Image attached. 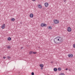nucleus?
<instances>
[{"label":"nucleus","mask_w":75,"mask_h":75,"mask_svg":"<svg viewBox=\"0 0 75 75\" xmlns=\"http://www.w3.org/2000/svg\"><path fill=\"white\" fill-rule=\"evenodd\" d=\"M54 42L55 43H56V44H59V43L57 37L54 39Z\"/></svg>","instance_id":"f257e3e1"},{"label":"nucleus","mask_w":75,"mask_h":75,"mask_svg":"<svg viewBox=\"0 0 75 75\" xmlns=\"http://www.w3.org/2000/svg\"><path fill=\"white\" fill-rule=\"evenodd\" d=\"M57 39H58V40L59 41V43L62 42V38L60 37V36H58L57 37Z\"/></svg>","instance_id":"f03ea898"},{"label":"nucleus","mask_w":75,"mask_h":75,"mask_svg":"<svg viewBox=\"0 0 75 75\" xmlns=\"http://www.w3.org/2000/svg\"><path fill=\"white\" fill-rule=\"evenodd\" d=\"M54 24H58L59 23V20L55 19L54 20Z\"/></svg>","instance_id":"7ed1b4c3"},{"label":"nucleus","mask_w":75,"mask_h":75,"mask_svg":"<svg viewBox=\"0 0 75 75\" xmlns=\"http://www.w3.org/2000/svg\"><path fill=\"white\" fill-rule=\"evenodd\" d=\"M71 28H70V27H69L67 28V31L68 32H71Z\"/></svg>","instance_id":"20e7f679"},{"label":"nucleus","mask_w":75,"mask_h":75,"mask_svg":"<svg viewBox=\"0 0 75 75\" xmlns=\"http://www.w3.org/2000/svg\"><path fill=\"white\" fill-rule=\"evenodd\" d=\"M41 25L42 27H46L47 26V24H43V23H42Z\"/></svg>","instance_id":"39448f33"},{"label":"nucleus","mask_w":75,"mask_h":75,"mask_svg":"<svg viewBox=\"0 0 75 75\" xmlns=\"http://www.w3.org/2000/svg\"><path fill=\"white\" fill-rule=\"evenodd\" d=\"M5 26H6V25L5 24H3L1 26V28L2 29H4V28H5Z\"/></svg>","instance_id":"423d86ee"},{"label":"nucleus","mask_w":75,"mask_h":75,"mask_svg":"<svg viewBox=\"0 0 75 75\" xmlns=\"http://www.w3.org/2000/svg\"><path fill=\"white\" fill-rule=\"evenodd\" d=\"M48 3H45V6L46 7H47L48 6Z\"/></svg>","instance_id":"0eeeda50"},{"label":"nucleus","mask_w":75,"mask_h":75,"mask_svg":"<svg viewBox=\"0 0 75 75\" xmlns=\"http://www.w3.org/2000/svg\"><path fill=\"white\" fill-rule=\"evenodd\" d=\"M68 57L70 58H71V57H73V54H69L68 55Z\"/></svg>","instance_id":"6e6552de"},{"label":"nucleus","mask_w":75,"mask_h":75,"mask_svg":"<svg viewBox=\"0 0 75 75\" xmlns=\"http://www.w3.org/2000/svg\"><path fill=\"white\" fill-rule=\"evenodd\" d=\"M33 16H34V15H33V13H30V17L31 18H33Z\"/></svg>","instance_id":"1a4fd4ad"},{"label":"nucleus","mask_w":75,"mask_h":75,"mask_svg":"<svg viewBox=\"0 0 75 75\" xmlns=\"http://www.w3.org/2000/svg\"><path fill=\"white\" fill-rule=\"evenodd\" d=\"M38 7L39 8H42V6L41 5H39L38 6Z\"/></svg>","instance_id":"9d476101"},{"label":"nucleus","mask_w":75,"mask_h":75,"mask_svg":"<svg viewBox=\"0 0 75 75\" xmlns=\"http://www.w3.org/2000/svg\"><path fill=\"white\" fill-rule=\"evenodd\" d=\"M7 40H8V41H10V40H11V38L10 37H9L7 38Z\"/></svg>","instance_id":"9b49d317"},{"label":"nucleus","mask_w":75,"mask_h":75,"mask_svg":"<svg viewBox=\"0 0 75 75\" xmlns=\"http://www.w3.org/2000/svg\"><path fill=\"white\" fill-rule=\"evenodd\" d=\"M57 68H54V71H57Z\"/></svg>","instance_id":"f8f14e48"},{"label":"nucleus","mask_w":75,"mask_h":75,"mask_svg":"<svg viewBox=\"0 0 75 75\" xmlns=\"http://www.w3.org/2000/svg\"><path fill=\"white\" fill-rule=\"evenodd\" d=\"M40 67H41L42 68L44 67V65L42 64H40Z\"/></svg>","instance_id":"ddd939ff"},{"label":"nucleus","mask_w":75,"mask_h":75,"mask_svg":"<svg viewBox=\"0 0 75 75\" xmlns=\"http://www.w3.org/2000/svg\"><path fill=\"white\" fill-rule=\"evenodd\" d=\"M11 20L12 21H14L15 20V19L14 18H12L11 19Z\"/></svg>","instance_id":"4468645a"},{"label":"nucleus","mask_w":75,"mask_h":75,"mask_svg":"<svg viewBox=\"0 0 75 75\" xmlns=\"http://www.w3.org/2000/svg\"><path fill=\"white\" fill-rule=\"evenodd\" d=\"M58 71H61V68H58Z\"/></svg>","instance_id":"2eb2a0df"},{"label":"nucleus","mask_w":75,"mask_h":75,"mask_svg":"<svg viewBox=\"0 0 75 75\" xmlns=\"http://www.w3.org/2000/svg\"><path fill=\"white\" fill-rule=\"evenodd\" d=\"M7 58L9 60H10V59L11 58V57H10L9 56H8L7 57Z\"/></svg>","instance_id":"dca6fc26"},{"label":"nucleus","mask_w":75,"mask_h":75,"mask_svg":"<svg viewBox=\"0 0 75 75\" xmlns=\"http://www.w3.org/2000/svg\"><path fill=\"white\" fill-rule=\"evenodd\" d=\"M7 48L8 49H10V48H11V47H10V46H9L7 47Z\"/></svg>","instance_id":"f3484780"},{"label":"nucleus","mask_w":75,"mask_h":75,"mask_svg":"<svg viewBox=\"0 0 75 75\" xmlns=\"http://www.w3.org/2000/svg\"><path fill=\"white\" fill-rule=\"evenodd\" d=\"M29 54H33V51H30L29 52Z\"/></svg>","instance_id":"a211bd4d"},{"label":"nucleus","mask_w":75,"mask_h":75,"mask_svg":"<svg viewBox=\"0 0 75 75\" xmlns=\"http://www.w3.org/2000/svg\"><path fill=\"white\" fill-rule=\"evenodd\" d=\"M49 28L50 30L51 29V28H52V27L51 26H50Z\"/></svg>","instance_id":"6ab92c4d"},{"label":"nucleus","mask_w":75,"mask_h":75,"mask_svg":"<svg viewBox=\"0 0 75 75\" xmlns=\"http://www.w3.org/2000/svg\"><path fill=\"white\" fill-rule=\"evenodd\" d=\"M31 75H34V72H33L31 73Z\"/></svg>","instance_id":"aec40b11"},{"label":"nucleus","mask_w":75,"mask_h":75,"mask_svg":"<svg viewBox=\"0 0 75 75\" xmlns=\"http://www.w3.org/2000/svg\"><path fill=\"white\" fill-rule=\"evenodd\" d=\"M60 75H65L64 73H61V74H60Z\"/></svg>","instance_id":"412c9836"},{"label":"nucleus","mask_w":75,"mask_h":75,"mask_svg":"<svg viewBox=\"0 0 75 75\" xmlns=\"http://www.w3.org/2000/svg\"><path fill=\"white\" fill-rule=\"evenodd\" d=\"M73 47H74V48H75V44H74L73 45Z\"/></svg>","instance_id":"4be33fe9"},{"label":"nucleus","mask_w":75,"mask_h":75,"mask_svg":"<svg viewBox=\"0 0 75 75\" xmlns=\"http://www.w3.org/2000/svg\"><path fill=\"white\" fill-rule=\"evenodd\" d=\"M33 54H36L37 52H33Z\"/></svg>","instance_id":"5701e85b"},{"label":"nucleus","mask_w":75,"mask_h":75,"mask_svg":"<svg viewBox=\"0 0 75 75\" xmlns=\"http://www.w3.org/2000/svg\"><path fill=\"white\" fill-rule=\"evenodd\" d=\"M6 58V57H3V58L4 59H5V58Z\"/></svg>","instance_id":"b1692460"},{"label":"nucleus","mask_w":75,"mask_h":75,"mask_svg":"<svg viewBox=\"0 0 75 75\" xmlns=\"http://www.w3.org/2000/svg\"><path fill=\"white\" fill-rule=\"evenodd\" d=\"M64 2H66V0H64Z\"/></svg>","instance_id":"393cba45"},{"label":"nucleus","mask_w":75,"mask_h":75,"mask_svg":"<svg viewBox=\"0 0 75 75\" xmlns=\"http://www.w3.org/2000/svg\"><path fill=\"white\" fill-rule=\"evenodd\" d=\"M68 68H66V69H65V70H68Z\"/></svg>","instance_id":"a878e982"},{"label":"nucleus","mask_w":75,"mask_h":75,"mask_svg":"<svg viewBox=\"0 0 75 75\" xmlns=\"http://www.w3.org/2000/svg\"><path fill=\"white\" fill-rule=\"evenodd\" d=\"M36 0H32L33 1H35Z\"/></svg>","instance_id":"bb28decb"},{"label":"nucleus","mask_w":75,"mask_h":75,"mask_svg":"<svg viewBox=\"0 0 75 75\" xmlns=\"http://www.w3.org/2000/svg\"><path fill=\"white\" fill-rule=\"evenodd\" d=\"M23 48V47H21V49H22Z\"/></svg>","instance_id":"cd10ccee"},{"label":"nucleus","mask_w":75,"mask_h":75,"mask_svg":"<svg viewBox=\"0 0 75 75\" xmlns=\"http://www.w3.org/2000/svg\"><path fill=\"white\" fill-rule=\"evenodd\" d=\"M43 69V68H41V69Z\"/></svg>","instance_id":"c85d7f7f"},{"label":"nucleus","mask_w":75,"mask_h":75,"mask_svg":"<svg viewBox=\"0 0 75 75\" xmlns=\"http://www.w3.org/2000/svg\"><path fill=\"white\" fill-rule=\"evenodd\" d=\"M49 75V74H48V75Z\"/></svg>","instance_id":"c756f323"}]
</instances>
